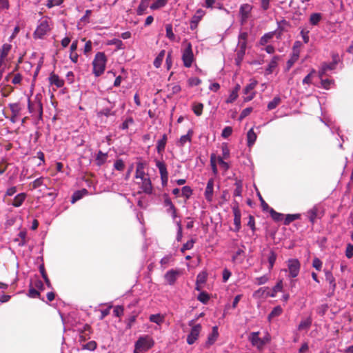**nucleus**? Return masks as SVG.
Wrapping results in <instances>:
<instances>
[{"instance_id": "obj_1", "label": "nucleus", "mask_w": 353, "mask_h": 353, "mask_svg": "<svg viewBox=\"0 0 353 353\" xmlns=\"http://www.w3.org/2000/svg\"><path fill=\"white\" fill-rule=\"evenodd\" d=\"M107 58L104 52H97L92 61V72L95 77H100L105 70Z\"/></svg>"}, {"instance_id": "obj_48", "label": "nucleus", "mask_w": 353, "mask_h": 353, "mask_svg": "<svg viewBox=\"0 0 353 353\" xmlns=\"http://www.w3.org/2000/svg\"><path fill=\"white\" fill-rule=\"evenodd\" d=\"M163 205L165 207L168 208L167 212L168 213H170L171 212V210H174V209H176V208L174 205V204L172 203V201L168 197H165V199H164Z\"/></svg>"}, {"instance_id": "obj_9", "label": "nucleus", "mask_w": 353, "mask_h": 353, "mask_svg": "<svg viewBox=\"0 0 353 353\" xmlns=\"http://www.w3.org/2000/svg\"><path fill=\"white\" fill-rule=\"evenodd\" d=\"M138 183L143 192L148 194H152V185L150 179L148 176L141 179V182H138Z\"/></svg>"}, {"instance_id": "obj_13", "label": "nucleus", "mask_w": 353, "mask_h": 353, "mask_svg": "<svg viewBox=\"0 0 353 353\" xmlns=\"http://www.w3.org/2000/svg\"><path fill=\"white\" fill-rule=\"evenodd\" d=\"M168 137L165 134L162 136V138L157 141V152L159 154L162 155L166 145Z\"/></svg>"}, {"instance_id": "obj_35", "label": "nucleus", "mask_w": 353, "mask_h": 353, "mask_svg": "<svg viewBox=\"0 0 353 353\" xmlns=\"http://www.w3.org/2000/svg\"><path fill=\"white\" fill-rule=\"evenodd\" d=\"M12 46L8 43H4L0 49V57L5 59L11 50Z\"/></svg>"}, {"instance_id": "obj_36", "label": "nucleus", "mask_w": 353, "mask_h": 353, "mask_svg": "<svg viewBox=\"0 0 353 353\" xmlns=\"http://www.w3.org/2000/svg\"><path fill=\"white\" fill-rule=\"evenodd\" d=\"M283 290V281L279 280L273 287L272 293L269 295L270 297H275L276 294Z\"/></svg>"}, {"instance_id": "obj_21", "label": "nucleus", "mask_w": 353, "mask_h": 353, "mask_svg": "<svg viewBox=\"0 0 353 353\" xmlns=\"http://www.w3.org/2000/svg\"><path fill=\"white\" fill-rule=\"evenodd\" d=\"M325 280L329 283L332 291H334L336 287L335 278L334 277L332 272L326 270L325 272Z\"/></svg>"}, {"instance_id": "obj_56", "label": "nucleus", "mask_w": 353, "mask_h": 353, "mask_svg": "<svg viewBox=\"0 0 353 353\" xmlns=\"http://www.w3.org/2000/svg\"><path fill=\"white\" fill-rule=\"evenodd\" d=\"M207 280V274L205 272H200L196 276V282L201 284H204L206 282Z\"/></svg>"}, {"instance_id": "obj_33", "label": "nucleus", "mask_w": 353, "mask_h": 353, "mask_svg": "<svg viewBox=\"0 0 353 353\" xmlns=\"http://www.w3.org/2000/svg\"><path fill=\"white\" fill-rule=\"evenodd\" d=\"M150 0H141L137 10L138 15H143L148 7Z\"/></svg>"}, {"instance_id": "obj_17", "label": "nucleus", "mask_w": 353, "mask_h": 353, "mask_svg": "<svg viewBox=\"0 0 353 353\" xmlns=\"http://www.w3.org/2000/svg\"><path fill=\"white\" fill-rule=\"evenodd\" d=\"M145 165L143 163L139 162L137 163L136 172H135V178L137 179H143L146 177L148 174H145L144 171Z\"/></svg>"}, {"instance_id": "obj_31", "label": "nucleus", "mask_w": 353, "mask_h": 353, "mask_svg": "<svg viewBox=\"0 0 353 353\" xmlns=\"http://www.w3.org/2000/svg\"><path fill=\"white\" fill-rule=\"evenodd\" d=\"M165 50H162L159 53V54L157 55V57L155 58L154 62H153V64H154V66L157 68H159L161 67V64H162V62H163V60L165 57Z\"/></svg>"}, {"instance_id": "obj_16", "label": "nucleus", "mask_w": 353, "mask_h": 353, "mask_svg": "<svg viewBox=\"0 0 353 353\" xmlns=\"http://www.w3.org/2000/svg\"><path fill=\"white\" fill-rule=\"evenodd\" d=\"M178 274L179 272L176 270H169L165 274V279L169 285H172L175 283Z\"/></svg>"}, {"instance_id": "obj_64", "label": "nucleus", "mask_w": 353, "mask_h": 353, "mask_svg": "<svg viewBox=\"0 0 353 353\" xmlns=\"http://www.w3.org/2000/svg\"><path fill=\"white\" fill-rule=\"evenodd\" d=\"M345 256L347 259H351L353 256V245L348 243L346 247Z\"/></svg>"}, {"instance_id": "obj_38", "label": "nucleus", "mask_w": 353, "mask_h": 353, "mask_svg": "<svg viewBox=\"0 0 353 353\" xmlns=\"http://www.w3.org/2000/svg\"><path fill=\"white\" fill-rule=\"evenodd\" d=\"M9 107L12 112V114H14V116H19L21 108L19 103H10Z\"/></svg>"}, {"instance_id": "obj_46", "label": "nucleus", "mask_w": 353, "mask_h": 353, "mask_svg": "<svg viewBox=\"0 0 353 353\" xmlns=\"http://www.w3.org/2000/svg\"><path fill=\"white\" fill-rule=\"evenodd\" d=\"M197 299L202 303L206 304L210 300V296L207 292H201L198 295Z\"/></svg>"}, {"instance_id": "obj_23", "label": "nucleus", "mask_w": 353, "mask_h": 353, "mask_svg": "<svg viewBox=\"0 0 353 353\" xmlns=\"http://www.w3.org/2000/svg\"><path fill=\"white\" fill-rule=\"evenodd\" d=\"M26 198V193H19L13 199L12 205L18 208L20 207L24 202Z\"/></svg>"}, {"instance_id": "obj_59", "label": "nucleus", "mask_w": 353, "mask_h": 353, "mask_svg": "<svg viewBox=\"0 0 353 353\" xmlns=\"http://www.w3.org/2000/svg\"><path fill=\"white\" fill-rule=\"evenodd\" d=\"M97 343L94 341H90L86 344L83 345V348L90 351H93L97 348Z\"/></svg>"}, {"instance_id": "obj_45", "label": "nucleus", "mask_w": 353, "mask_h": 353, "mask_svg": "<svg viewBox=\"0 0 353 353\" xmlns=\"http://www.w3.org/2000/svg\"><path fill=\"white\" fill-rule=\"evenodd\" d=\"M165 31H166V37L170 40V41H174L175 39V35L172 30V26L171 24H167L165 26Z\"/></svg>"}, {"instance_id": "obj_52", "label": "nucleus", "mask_w": 353, "mask_h": 353, "mask_svg": "<svg viewBox=\"0 0 353 353\" xmlns=\"http://www.w3.org/2000/svg\"><path fill=\"white\" fill-rule=\"evenodd\" d=\"M114 168L118 171H123L125 168V163L121 159H117L114 163Z\"/></svg>"}, {"instance_id": "obj_12", "label": "nucleus", "mask_w": 353, "mask_h": 353, "mask_svg": "<svg viewBox=\"0 0 353 353\" xmlns=\"http://www.w3.org/2000/svg\"><path fill=\"white\" fill-rule=\"evenodd\" d=\"M219 337L218 327L214 326L212 329V332L208 335L205 346L210 347L213 345Z\"/></svg>"}, {"instance_id": "obj_30", "label": "nucleus", "mask_w": 353, "mask_h": 353, "mask_svg": "<svg viewBox=\"0 0 353 353\" xmlns=\"http://www.w3.org/2000/svg\"><path fill=\"white\" fill-rule=\"evenodd\" d=\"M248 146L251 147L254 145L256 140V134L254 132L253 128H251L247 133Z\"/></svg>"}, {"instance_id": "obj_42", "label": "nucleus", "mask_w": 353, "mask_h": 353, "mask_svg": "<svg viewBox=\"0 0 353 353\" xmlns=\"http://www.w3.org/2000/svg\"><path fill=\"white\" fill-rule=\"evenodd\" d=\"M203 104L201 103H194L192 110L196 116H201L203 112Z\"/></svg>"}, {"instance_id": "obj_14", "label": "nucleus", "mask_w": 353, "mask_h": 353, "mask_svg": "<svg viewBox=\"0 0 353 353\" xmlns=\"http://www.w3.org/2000/svg\"><path fill=\"white\" fill-rule=\"evenodd\" d=\"M248 33L246 32H241L239 35V42H238V50H243V51L245 52L247 47V39H248Z\"/></svg>"}, {"instance_id": "obj_41", "label": "nucleus", "mask_w": 353, "mask_h": 353, "mask_svg": "<svg viewBox=\"0 0 353 353\" xmlns=\"http://www.w3.org/2000/svg\"><path fill=\"white\" fill-rule=\"evenodd\" d=\"M168 0H156L151 6L150 8L153 10L164 7Z\"/></svg>"}, {"instance_id": "obj_10", "label": "nucleus", "mask_w": 353, "mask_h": 353, "mask_svg": "<svg viewBox=\"0 0 353 353\" xmlns=\"http://www.w3.org/2000/svg\"><path fill=\"white\" fill-rule=\"evenodd\" d=\"M214 192V179H210L207 183V185L205 190V198L208 202H212L213 199Z\"/></svg>"}, {"instance_id": "obj_29", "label": "nucleus", "mask_w": 353, "mask_h": 353, "mask_svg": "<svg viewBox=\"0 0 353 353\" xmlns=\"http://www.w3.org/2000/svg\"><path fill=\"white\" fill-rule=\"evenodd\" d=\"M245 254L244 250L242 248L238 249V250L233 254L232 257V261L234 263H241L243 260V256Z\"/></svg>"}, {"instance_id": "obj_24", "label": "nucleus", "mask_w": 353, "mask_h": 353, "mask_svg": "<svg viewBox=\"0 0 353 353\" xmlns=\"http://www.w3.org/2000/svg\"><path fill=\"white\" fill-rule=\"evenodd\" d=\"M232 211H233V214H234V224L235 226H241V212L240 210H239V208H238V205L236 206H234L232 208Z\"/></svg>"}, {"instance_id": "obj_44", "label": "nucleus", "mask_w": 353, "mask_h": 353, "mask_svg": "<svg viewBox=\"0 0 353 353\" xmlns=\"http://www.w3.org/2000/svg\"><path fill=\"white\" fill-rule=\"evenodd\" d=\"M192 194V190L190 186H183L181 189V196L185 197L186 199L190 198Z\"/></svg>"}, {"instance_id": "obj_8", "label": "nucleus", "mask_w": 353, "mask_h": 353, "mask_svg": "<svg viewBox=\"0 0 353 353\" xmlns=\"http://www.w3.org/2000/svg\"><path fill=\"white\" fill-rule=\"evenodd\" d=\"M156 166L159 169L162 185L166 186L168 181V172L163 161H156Z\"/></svg>"}, {"instance_id": "obj_51", "label": "nucleus", "mask_w": 353, "mask_h": 353, "mask_svg": "<svg viewBox=\"0 0 353 353\" xmlns=\"http://www.w3.org/2000/svg\"><path fill=\"white\" fill-rule=\"evenodd\" d=\"M269 276L268 274H265L263 276L256 277L255 279V283L258 285H263L269 281Z\"/></svg>"}, {"instance_id": "obj_6", "label": "nucleus", "mask_w": 353, "mask_h": 353, "mask_svg": "<svg viewBox=\"0 0 353 353\" xmlns=\"http://www.w3.org/2000/svg\"><path fill=\"white\" fill-rule=\"evenodd\" d=\"M289 278H296L300 272L301 263L297 259H290L287 261Z\"/></svg>"}, {"instance_id": "obj_32", "label": "nucleus", "mask_w": 353, "mask_h": 353, "mask_svg": "<svg viewBox=\"0 0 353 353\" xmlns=\"http://www.w3.org/2000/svg\"><path fill=\"white\" fill-rule=\"evenodd\" d=\"M276 258H277V254H276V252L274 250H271L270 252L269 256L268 257V265H269L268 269L270 271L273 268L275 261L276 260Z\"/></svg>"}, {"instance_id": "obj_50", "label": "nucleus", "mask_w": 353, "mask_h": 353, "mask_svg": "<svg viewBox=\"0 0 353 353\" xmlns=\"http://www.w3.org/2000/svg\"><path fill=\"white\" fill-rule=\"evenodd\" d=\"M299 57V54H298L297 52H296V53L292 52L291 58L287 62L288 69L290 68L294 65V63L298 60Z\"/></svg>"}, {"instance_id": "obj_11", "label": "nucleus", "mask_w": 353, "mask_h": 353, "mask_svg": "<svg viewBox=\"0 0 353 353\" xmlns=\"http://www.w3.org/2000/svg\"><path fill=\"white\" fill-rule=\"evenodd\" d=\"M337 64L336 61H334L331 63H323L321 67V69L319 71V77L320 79L323 78V76L326 74V72L328 70H332L336 68V65Z\"/></svg>"}, {"instance_id": "obj_60", "label": "nucleus", "mask_w": 353, "mask_h": 353, "mask_svg": "<svg viewBox=\"0 0 353 353\" xmlns=\"http://www.w3.org/2000/svg\"><path fill=\"white\" fill-rule=\"evenodd\" d=\"M238 97V94L236 93V90H232L228 98L226 99L227 103H233Z\"/></svg>"}, {"instance_id": "obj_20", "label": "nucleus", "mask_w": 353, "mask_h": 353, "mask_svg": "<svg viewBox=\"0 0 353 353\" xmlns=\"http://www.w3.org/2000/svg\"><path fill=\"white\" fill-rule=\"evenodd\" d=\"M322 19L323 14L321 13H312L309 18V22L313 26H318L319 22L322 20Z\"/></svg>"}, {"instance_id": "obj_57", "label": "nucleus", "mask_w": 353, "mask_h": 353, "mask_svg": "<svg viewBox=\"0 0 353 353\" xmlns=\"http://www.w3.org/2000/svg\"><path fill=\"white\" fill-rule=\"evenodd\" d=\"M63 2V0H48L46 6L48 8H52L54 6H60Z\"/></svg>"}, {"instance_id": "obj_55", "label": "nucleus", "mask_w": 353, "mask_h": 353, "mask_svg": "<svg viewBox=\"0 0 353 353\" xmlns=\"http://www.w3.org/2000/svg\"><path fill=\"white\" fill-rule=\"evenodd\" d=\"M39 270H40V272L41 274V276L43 277V279H44L46 285H48V288H51V283H50V281L46 273V271H45V269H44V267L43 265H41L40 268H39Z\"/></svg>"}, {"instance_id": "obj_26", "label": "nucleus", "mask_w": 353, "mask_h": 353, "mask_svg": "<svg viewBox=\"0 0 353 353\" xmlns=\"http://www.w3.org/2000/svg\"><path fill=\"white\" fill-rule=\"evenodd\" d=\"M312 323V319L310 316L307 317V319L302 320L299 325H298V330H308L310 327Z\"/></svg>"}, {"instance_id": "obj_40", "label": "nucleus", "mask_w": 353, "mask_h": 353, "mask_svg": "<svg viewBox=\"0 0 353 353\" xmlns=\"http://www.w3.org/2000/svg\"><path fill=\"white\" fill-rule=\"evenodd\" d=\"M281 99L279 97H275L272 101H270L268 104V110H272L276 108L281 103Z\"/></svg>"}, {"instance_id": "obj_25", "label": "nucleus", "mask_w": 353, "mask_h": 353, "mask_svg": "<svg viewBox=\"0 0 353 353\" xmlns=\"http://www.w3.org/2000/svg\"><path fill=\"white\" fill-rule=\"evenodd\" d=\"M307 216L309 219L310 221L314 224L316 221V218L318 217V208L314 206L312 209L309 210L307 212Z\"/></svg>"}, {"instance_id": "obj_49", "label": "nucleus", "mask_w": 353, "mask_h": 353, "mask_svg": "<svg viewBox=\"0 0 353 353\" xmlns=\"http://www.w3.org/2000/svg\"><path fill=\"white\" fill-rule=\"evenodd\" d=\"M310 30L307 28H302L300 32V34L305 43H307L310 41L309 37Z\"/></svg>"}, {"instance_id": "obj_37", "label": "nucleus", "mask_w": 353, "mask_h": 353, "mask_svg": "<svg viewBox=\"0 0 353 353\" xmlns=\"http://www.w3.org/2000/svg\"><path fill=\"white\" fill-rule=\"evenodd\" d=\"M149 319L152 323L161 325L164 321V317L160 314H156L150 315Z\"/></svg>"}, {"instance_id": "obj_7", "label": "nucleus", "mask_w": 353, "mask_h": 353, "mask_svg": "<svg viewBox=\"0 0 353 353\" xmlns=\"http://www.w3.org/2000/svg\"><path fill=\"white\" fill-rule=\"evenodd\" d=\"M182 60L183 65L186 68L191 67L194 61V54L192 49V45L190 43H188L185 48L183 51Z\"/></svg>"}, {"instance_id": "obj_28", "label": "nucleus", "mask_w": 353, "mask_h": 353, "mask_svg": "<svg viewBox=\"0 0 353 353\" xmlns=\"http://www.w3.org/2000/svg\"><path fill=\"white\" fill-rule=\"evenodd\" d=\"M27 232L25 230L21 231L18 234V238L15 239V241L18 242L19 246H24L27 243L26 240Z\"/></svg>"}, {"instance_id": "obj_61", "label": "nucleus", "mask_w": 353, "mask_h": 353, "mask_svg": "<svg viewBox=\"0 0 353 353\" xmlns=\"http://www.w3.org/2000/svg\"><path fill=\"white\" fill-rule=\"evenodd\" d=\"M235 185H236V188L233 192L234 196H241L242 185H241V182H236L235 183Z\"/></svg>"}, {"instance_id": "obj_4", "label": "nucleus", "mask_w": 353, "mask_h": 353, "mask_svg": "<svg viewBox=\"0 0 353 353\" xmlns=\"http://www.w3.org/2000/svg\"><path fill=\"white\" fill-rule=\"evenodd\" d=\"M188 325L189 326L191 327V330L190 333L187 336L186 341L188 344L192 345L199 339V334L202 330V326L201 324L194 325V320L189 321Z\"/></svg>"}, {"instance_id": "obj_53", "label": "nucleus", "mask_w": 353, "mask_h": 353, "mask_svg": "<svg viewBox=\"0 0 353 353\" xmlns=\"http://www.w3.org/2000/svg\"><path fill=\"white\" fill-rule=\"evenodd\" d=\"M273 32H268L265 34L260 39L261 45H265L273 37Z\"/></svg>"}, {"instance_id": "obj_58", "label": "nucleus", "mask_w": 353, "mask_h": 353, "mask_svg": "<svg viewBox=\"0 0 353 353\" xmlns=\"http://www.w3.org/2000/svg\"><path fill=\"white\" fill-rule=\"evenodd\" d=\"M210 164L214 174H216L218 170L216 164V156L214 154H212L210 156Z\"/></svg>"}, {"instance_id": "obj_34", "label": "nucleus", "mask_w": 353, "mask_h": 353, "mask_svg": "<svg viewBox=\"0 0 353 353\" xmlns=\"http://www.w3.org/2000/svg\"><path fill=\"white\" fill-rule=\"evenodd\" d=\"M283 312V309L281 306L278 305L273 308L272 312L268 315L269 321H271L272 319L280 316Z\"/></svg>"}, {"instance_id": "obj_47", "label": "nucleus", "mask_w": 353, "mask_h": 353, "mask_svg": "<svg viewBox=\"0 0 353 353\" xmlns=\"http://www.w3.org/2000/svg\"><path fill=\"white\" fill-rule=\"evenodd\" d=\"M194 243L195 240L194 239H190V241H188L185 243L183 245L182 248H181V252L183 253L186 250H191L193 248Z\"/></svg>"}, {"instance_id": "obj_63", "label": "nucleus", "mask_w": 353, "mask_h": 353, "mask_svg": "<svg viewBox=\"0 0 353 353\" xmlns=\"http://www.w3.org/2000/svg\"><path fill=\"white\" fill-rule=\"evenodd\" d=\"M232 133V128L230 126H226L222 130L221 136L223 138L229 137Z\"/></svg>"}, {"instance_id": "obj_39", "label": "nucleus", "mask_w": 353, "mask_h": 353, "mask_svg": "<svg viewBox=\"0 0 353 353\" xmlns=\"http://www.w3.org/2000/svg\"><path fill=\"white\" fill-rule=\"evenodd\" d=\"M205 14V11L203 10L202 9L197 10L194 15L192 17L193 23H199V22L201 21V19L203 18Z\"/></svg>"}, {"instance_id": "obj_54", "label": "nucleus", "mask_w": 353, "mask_h": 353, "mask_svg": "<svg viewBox=\"0 0 353 353\" xmlns=\"http://www.w3.org/2000/svg\"><path fill=\"white\" fill-rule=\"evenodd\" d=\"M312 267L317 271H321L323 267V263L319 258L315 257L312 261Z\"/></svg>"}, {"instance_id": "obj_27", "label": "nucleus", "mask_w": 353, "mask_h": 353, "mask_svg": "<svg viewBox=\"0 0 353 353\" xmlns=\"http://www.w3.org/2000/svg\"><path fill=\"white\" fill-rule=\"evenodd\" d=\"M87 194H88V190L85 189L76 191L75 192H74V194L72 196L71 202L72 203H75L76 201L82 199Z\"/></svg>"}, {"instance_id": "obj_62", "label": "nucleus", "mask_w": 353, "mask_h": 353, "mask_svg": "<svg viewBox=\"0 0 353 353\" xmlns=\"http://www.w3.org/2000/svg\"><path fill=\"white\" fill-rule=\"evenodd\" d=\"M252 111V108L249 107L246 108L242 110L239 116V120L241 121L246 117H248Z\"/></svg>"}, {"instance_id": "obj_15", "label": "nucleus", "mask_w": 353, "mask_h": 353, "mask_svg": "<svg viewBox=\"0 0 353 353\" xmlns=\"http://www.w3.org/2000/svg\"><path fill=\"white\" fill-rule=\"evenodd\" d=\"M49 81L50 84L54 85L57 88H62L64 85V81L59 78V77L54 74L51 73L49 77Z\"/></svg>"}, {"instance_id": "obj_3", "label": "nucleus", "mask_w": 353, "mask_h": 353, "mask_svg": "<svg viewBox=\"0 0 353 353\" xmlns=\"http://www.w3.org/2000/svg\"><path fill=\"white\" fill-rule=\"evenodd\" d=\"M253 6L249 3L241 5L239 11V22L241 26H245L252 17Z\"/></svg>"}, {"instance_id": "obj_18", "label": "nucleus", "mask_w": 353, "mask_h": 353, "mask_svg": "<svg viewBox=\"0 0 353 353\" xmlns=\"http://www.w3.org/2000/svg\"><path fill=\"white\" fill-rule=\"evenodd\" d=\"M279 60V56H274L270 62L269 63L266 70H265V74H270L273 72L274 70L277 67L278 65V61Z\"/></svg>"}, {"instance_id": "obj_2", "label": "nucleus", "mask_w": 353, "mask_h": 353, "mask_svg": "<svg viewBox=\"0 0 353 353\" xmlns=\"http://www.w3.org/2000/svg\"><path fill=\"white\" fill-rule=\"evenodd\" d=\"M154 345V341L150 336H141L135 342L134 353H143V352H146Z\"/></svg>"}, {"instance_id": "obj_43", "label": "nucleus", "mask_w": 353, "mask_h": 353, "mask_svg": "<svg viewBox=\"0 0 353 353\" xmlns=\"http://www.w3.org/2000/svg\"><path fill=\"white\" fill-rule=\"evenodd\" d=\"M300 216L299 214H287L284 220V224L289 225L292 221L299 219Z\"/></svg>"}, {"instance_id": "obj_5", "label": "nucleus", "mask_w": 353, "mask_h": 353, "mask_svg": "<svg viewBox=\"0 0 353 353\" xmlns=\"http://www.w3.org/2000/svg\"><path fill=\"white\" fill-rule=\"evenodd\" d=\"M50 30L48 19L43 18L39 21V24L34 32V36L35 38L42 39Z\"/></svg>"}, {"instance_id": "obj_19", "label": "nucleus", "mask_w": 353, "mask_h": 353, "mask_svg": "<svg viewBox=\"0 0 353 353\" xmlns=\"http://www.w3.org/2000/svg\"><path fill=\"white\" fill-rule=\"evenodd\" d=\"M193 134L192 130H189L185 135H183L180 137V139L177 143L179 147H183L188 142H191L192 136Z\"/></svg>"}, {"instance_id": "obj_22", "label": "nucleus", "mask_w": 353, "mask_h": 353, "mask_svg": "<svg viewBox=\"0 0 353 353\" xmlns=\"http://www.w3.org/2000/svg\"><path fill=\"white\" fill-rule=\"evenodd\" d=\"M108 158V154L103 153L102 151L99 150L96 155L95 161L96 164L99 166H101L103 165Z\"/></svg>"}]
</instances>
